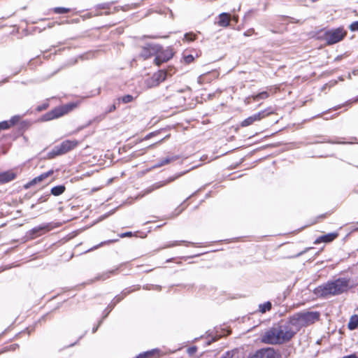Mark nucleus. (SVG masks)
<instances>
[{
	"label": "nucleus",
	"instance_id": "nucleus-12",
	"mask_svg": "<svg viewBox=\"0 0 358 358\" xmlns=\"http://www.w3.org/2000/svg\"><path fill=\"white\" fill-rule=\"evenodd\" d=\"M231 19V15L229 13H222L219 15L217 24L220 27H227L229 25Z\"/></svg>",
	"mask_w": 358,
	"mask_h": 358
},
{
	"label": "nucleus",
	"instance_id": "nucleus-21",
	"mask_svg": "<svg viewBox=\"0 0 358 358\" xmlns=\"http://www.w3.org/2000/svg\"><path fill=\"white\" fill-rule=\"evenodd\" d=\"M175 159L174 157H166L164 159L162 160L161 162L158 164H156L155 166V167H160V166H162L164 165H166L169 163H170L171 162L173 161Z\"/></svg>",
	"mask_w": 358,
	"mask_h": 358
},
{
	"label": "nucleus",
	"instance_id": "nucleus-2",
	"mask_svg": "<svg viewBox=\"0 0 358 358\" xmlns=\"http://www.w3.org/2000/svg\"><path fill=\"white\" fill-rule=\"evenodd\" d=\"M350 287V280L347 278H338L335 280L329 281L326 284L320 286L317 289V293L322 296L341 294Z\"/></svg>",
	"mask_w": 358,
	"mask_h": 358
},
{
	"label": "nucleus",
	"instance_id": "nucleus-11",
	"mask_svg": "<svg viewBox=\"0 0 358 358\" xmlns=\"http://www.w3.org/2000/svg\"><path fill=\"white\" fill-rule=\"evenodd\" d=\"M53 173V171H49L48 172H45L44 173H42L41 175L34 178L33 180H31L29 182H28L27 184H26L24 185V187L26 189L30 187L32 185H34L38 182H41V181H43V180H45V178H48L49 176H50Z\"/></svg>",
	"mask_w": 358,
	"mask_h": 358
},
{
	"label": "nucleus",
	"instance_id": "nucleus-5",
	"mask_svg": "<svg viewBox=\"0 0 358 358\" xmlns=\"http://www.w3.org/2000/svg\"><path fill=\"white\" fill-rule=\"evenodd\" d=\"M78 145V141L76 140L64 141L59 145L55 146L51 154L52 157L65 154L75 148Z\"/></svg>",
	"mask_w": 358,
	"mask_h": 358
},
{
	"label": "nucleus",
	"instance_id": "nucleus-19",
	"mask_svg": "<svg viewBox=\"0 0 358 358\" xmlns=\"http://www.w3.org/2000/svg\"><path fill=\"white\" fill-rule=\"evenodd\" d=\"M271 308V303L267 301L264 303L260 304L259 306V310L262 313H265L266 311L270 310Z\"/></svg>",
	"mask_w": 358,
	"mask_h": 358
},
{
	"label": "nucleus",
	"instance_id": "nucleus-38",
	"mask_svg": "<svg viewBox=\"0 0 358 358\" xmlns=\"http://www.w3.org/2000/svg\"><path fill=\"white\" fill-rule=\"evenodd\" d=\"M171 182V180H168V182ZM166 183H167V182H166Z\"/></svg>",
	"mask_w": 358,
	"mask_h": 358
},
{
	"label": "nucleus",
	"instance_id": "nucleus-20",
	"mask_svg": "<svg viewBox=\"0 0 358 358\" xmlns=\"http://www.w3.org/2000/svg\"><path fill=\"white\" fill-rule=\"evenodd\" d=\"M267 97H268V94L266 92H262L256 95L252 96V98L255 101L266 99Z\"/></svg>",
	"mask_w": 358,
	"mask_h": 358
},
{
	"label": "nucleus",
	"instance_id": "nucleus-3",
	"mask_svg": "<svg viewBox=\"0 0 358 358\" xmlns=\"http://www.w3.org/2000/svg\"><path fill=\"white\" fill-rule=\"evenodd\" d=\"M317 312H301L293 315L289 320L295 334L304 326L311 324L319 320Z\"/></svg>",
	"mask_w": 358,
	"mask_h": 358
},
{
	"label": "nucleus",
	"instance_id": "nucleus-18",
	"mask_svg": "<svg viewBox=\"0 0 358 358\" xmlns=\"http://www.w3.org/2000/svg\"><path fill=\"white\" fill-rule=\"evenodd\" d=\"M208 75H209V73H205V74H203V75H201L200 76H199V78L197 79L198 83L200 85H202L205 83L210 82V80L213 79V78H208ZM215 76H214L213 78H215Z\"/></svg>",
	"mask_w": 358,
	"mask_h": 358
},
{
	"label": "nucleus",
	"instance_id": "nucleus-28",
	"mask_svg": "<svg viewBox=\"0 0 358 358\" xmlns=\"http://www.w3.org/2000/svg\"><path fill=\"white\" fill-rule=\"evenodd\" d=\"M185 59L187 63H189L193 61L194 57L192 55H188V56L185 57Z\"/></svg>",
	"mask_w": 358,
	"mask_h": 358
},
{
	"label": "nucleus",
	"instance_id": "nucleus-36",
	"mask_svg": "<svg viewBox=\"0 0 358 358\" xmlns=\"http://www.w3.org/2000/svg\"><path fill=\"white\" fill-rule=\"evenodd\" d=\"M152 135V134H150L149 135H148V136L145 137V138H150Z\"/></svg>",
	"mask_w": 358,
	"mask_h": 358
},
{
	"label": "nucleus",
	"instance_id": "nucleus-23",
	"mask_svg": "<svg viewBox=\"0 0 358 358\" xmlns=\"http://www.w3.org/2000/svg\"><path fill=\"white\" fill-rule=\"evenodd\" d=\"M124 103H129L133 100V96L131 95H126L120 99Z\"/></svg>",
	"mask_w": 358,
	"mask_h": 358
},
{
	"label": "nucleus",
	"instance_id": "nucleus-8",
	"mask_svg": "<svg viewBox=\"0 0 358 358\" xmlns=\"http://www.w3.org/2000/svg\"><path fill=\"white\" fill-rule=\"evenodd\" d=\"M272 113V112H266V110L260 111L256 114H254L248 118L245 119L241 123V125L243 127H248L252 124L255 122L259 121L264 117H266L269 114Z\"/></svg>",
	"mask_w": 358,
	"mask_h": 358
},
{
	"label": "nucleus",
	"instance_id": "nucleus-4",
	"mask_svg": "<svg viewBox=\"0 0 358 358\" xmlns=\"http://www.w3.org/2000/svg\"><path fill=\"white\" fill-rule=\"evenodd\" d=\"M346 34L347 31L343 28L338 27L324 32L322 38L327 45H333L342 41Z\"/></svg>",
	"mask_w": 358,
	"mask_h": 358
},
{
	"label": "nucleus",
	"instance_id": "nucleus-29",
	"mask_svg": "<svg viewBox=\"0 0 358 358\" xmlns=\"http://www.w3.org/2000/svg\"><path fill=\"white\" fill-rule=\"evenodd\" d=\"M165 184H166V182H157L153 185V189H157L160 187H162Z\"/></svg>",
	"mask_w": 358,
	"mask_h": 358
},
{
	"label": "nucleus",
	"instance_id": "nucleus-30",
	"mask_svg": "<svg viewBox=\"0 0 358 358\" xmlns=\"http://www.w3.org/2000/svg\"><path fill=\"white\" fill-rule=\"evenodd\" d=\"M141 55L145 59L150 55V52H148L147 49H145L144 52H142Z\"/></svg>",
	"mask_w": 358,
	"mask_h": 358
},
{
	"label": "nucleus",
	"instance_id": "nucleus-17",
	"mask_svg": "<svg viewBox=\"0 0 358 358\" xmlns=\"http://www.w3.org/2000/svg\"><path fill=\"white\" fill-rule=\"evenodd\" d=\"M65 191V187L64 185H58L54 187L51 189V194L54 196H59Z\"/></svg>",
	"mask_w": 358,
	"mask_h": 358
},
{
	"label": "nucleus",
	"instance_id": "nucleus-9",
	"mask_svg": "<svg viewBox=\"0 0 358 358\" xmlns=\"http://www.w3.org/2000/svg\"><path fill=\"white\" fill-rule=\"evenodd\" d=\"M167 76V72L165 71H159L153 75V76L147 80L148 87H152L158 85L160 83L163 82Z\"/></svg>",
	"mask_w": 358,
	"mask_h": 358
},
{
	"label": "nucleus",
	"instance_id": "nucleus-14",
	"mask_svg": "<svg viewBox=\"0 0 358 358\" xmlns=\"http://www.w3.org/2000/svg\"><path fill=\"white\" fill-rule=\"evenodd\" d=\"M338 236L337 233H330L319 237L315 242V243H319L321 242H331Z\"/></svg>",
	"mask_w": 358,
	"mask_h": 358
},
{
	"label": "nucleus",
	"instance_id": "nucleus-35",
	"mask_svg": "<svg viewBox=\"0 0 358 358\" xmlns=\"http://www.w3.org/2000/svg\"><path fill=\"white\" fill-rule=\"evenodd\" d=\"M115 110V105H113V106L110 107V110H109V112H111L112 110Z\"/></svg>",
	"mask_w": 358,
	"mask_h": 358
},
{
	"label": "nucleus",
	"instance_id": "nucleus-15",
	"mask_svg": "<svg viewBox=\"0 0 358 358\" xmlns=\"http://www.w3.org/2000/svg\"><path fill=\"white\" fill-rule=\"evenodd\" d=\"M159 355V350L154 349L138 355L136 358H153L155 355Z\"/></svg>",
	"mask_w": 358,
	"mask_h": 358
},
{
	"label": "nucleus",
	"instance_id": "nucleus-26",
	"mask_svg": "<svg viewBox=\"0 0 358 358\" xmlns=\"http://www.w3.org/2000/svg\"><path fill=\"white\" fill-rule=\"evenodd\" d=\"M9 127H10V124L6 121L0 122V130L8 129V128H9Z\"/></svg>",
	"mask_w": 358,
	"mask_h": 358
},
{
	"label": "nucleus",
	"instance_id": "nucleus-34",
	"mask_svg": "<svg viewBox=\"0 0 358 358\" xmlns=\"http://www.w3.org/2000/svg\"><path fill=\"white\" fill-rule=\"evenodd\" d=\"M131 232H127V233L122 234L121 236L122 237L129 236H131Z\"/></svg>",
	"mask_w": 358,
	"mask_h": 358
},
{
	"label": "nucleus",
	"instance_id": "nucleus-39",
	"mask_svg": "<svg viewBox=\"0 0 358 358\" xmlns=\"http://www.w3.org/2000/svg\"><path fill=\"white\" fill-rule=\"evenodd\" d=\"M357 358H358V356H357Z\"/></svg>",
	"mask_w": 358,
	"mask_h": 358
},
{
	"label": "nucleus",
	"instance_id": "nucleus-13",
	"mask_svg": "<svg viewBox=\"0 0 358 358\" xmlns=\"http://www.w3.org/2000/svg\"><path fill=\"white\" fill-rule=\"evenodd\" d=\"M16 175L12 171H6L0 173V182H7L13 180Z\"/></svg>",
	"mask_w": 358,
	"mask_h": 358
},
{
	"label": "nucleus",
	"instance_id": "nucleus-24",
	"mask_svg": "<svg viewBox=\"0 0 358 358\" xmlns=\"http://www.w3.org/2000/svg\"><path fill=\"white\" fill-rule=\"evenodd\" d=\"M195 37H196V35L191 34V33H188L185 35V38L189 41H194L195 39Z\"/></svg>",
	"mask_w": 358,
	"mask_h": 358
},
{
	"label": "nucleus",
	"instance_id": "nucleus-32",
	"mask_svg": "<svg viewBox=\"0 0 358 358\" xmlns=\"http://www.w3.org/2000/svg\"><path fill=\"white\" fill-rule=\"evenodd\" d=\"M232 20H233L234 22H238V17L237 15H234V16L232 17Z\"/></svg>",
	"mask_w": 358,
	"mask_h": 358
},
{
	"label": "nucleus",
	"instance_id": "nucleus-22",
	"mask_svg": "<svg viewBox=\"0 0 358 358\" xmlns=\"http://www.w3.org/2000/svg\"><path fill=\"white\" fill-rule=\"evenodd\" d=\"M54 11L56 13H66L69 11V8H63V7H57L54 8Z\"/></svg>",
	"mask_w": 358,
	"mask_h": 358
},
{
	"label": "nucleus",
	"instance_id": "nucleus-7",
	"mask_svg": "<svg viewBox=\"0 0 358 358\" xmlns=\"http://www.w3.org/2000/svg\"><path fill=\"white\" fill-rule=\"evenodd\" d=\"M248 358H280V355L273 348H266L257 350Z\"/></svg>",
	"mask_w": 358,
	"mask_h": 358
},
{
	"label": "nucleus",
	"instance_id": "nucleus-6",
	"mask_svg": "<svg viewBox=\"0 0 358 358\" xmlns=\"http://www.w3.org/2000/svg\"><path fill=\"white\" fill-rule=\"evenodd\" d=\"M73 106L72 104L62 106L53 109L52 110L45 114L42 120L43 121H49L55 118H58L73 109Z\"/></svg>",
	"mask_w": 358,
	"mask_h": 358
},
{
	"label": "nucleus",
	"instance_id": "nucleus-25",
	"mask_svg": "<svg viewBox=\"0 0 358 358\" xmlns=\"http://www.w3.org/2000/svg\"><path fill=\"white\" fill-rule=\"evenodd\" d=\"M350 29L352 31H358V21L354 22L350 26Z\"/></svg>",
	"mask_w": 358,
	"mask_h": 358
},
{
	"label": "nucleus",
	"instance_id": "nucleus-10",
	"mask_svg": "<svg viewBox=\"0 0 358 358\" xmlns=\"http://www.w3.org/2000/svg\"><path fill=\"white\" fill-rule=\"evenodd\" d=\"M173 56V53L170 50H165L157 54L155 59V63L159 66L164 62H167Z\"/></svg>",
	"mask_w": 358,
	"mask_h": 358
},
{
	"label": "nucleus",
	"instance_id": "nucleus-37",
	"mask_svg": "<svg viewBox=\"0 0 358 358\" xmlns=\"http://www.w3.org/2000/svg\"><path fill=\"white\" fill-rule=\"evenodd\" d=\"M171 182V180H168V182ZM166 183H167V182H166Z\"/></svg>",
	"mask_w": 358,
	"mask_h": 358
},
{
	"label": "nucleus",
	"instance_id": "nucleus-31",
	"mask_svg": "<svg viewBox=\"0 0 358 358\" xmlns=\"http://www.w3.org/2000/svg\"><path fill=\"white\" fill-rule=\"evenodd\" d=\"M45 229V227H40L34 228L33 229V231H34V233H36V232L39 231L40 230Z\"/></svg>",
	"mask_w": 358,
	"mask_h": 358
},
{
	"label": "nucleus",
	"instance_id": "nucleus-1",
	"mask_svg": "<svg viewBox=\"0 0 358 358\" xmlns=\"http://www.w3.org/2000/svg\"><path fill=\"white\" fill-rule=\"evenodd\" d=\"M292 327L287 321L282 324L273 325L266 330L261 336L264 343L271 345L282 344L289 341L295 335Z\"/></svg>",
	"mask_w": 358,
	"mask_h": 358
},
{
	"label": "nucleus",
	"instance_id": "nucleus-16",
	"mask_svg": "<svg viewBox=\"0 0 358 358\" xmlns=\"http://www.w3.org/2000/svg\"><path fill=\"white\" fill-rule=\"evenodd\" d=\"M358 327V315H352L348 324V327L350 330H354Z\"/></svg>",
	"mask_w": 358,
	"mask_h": 358
},
{
	"label": "nucleus",
	"instance_id": "nucleus-27",
	"mask_svg": "<svg viewBox=\"0 0 358 358\" xmlns=\"http://www.w3.org/2000/svg\"><path fill=\"white\" fill-rule=\"evenodd\" d=\"M196 348L194 347L189 348L187 349V353L189 355H193L196 352Z\"/></svg>",
	"mask_w": 358,
	"mask_h": 358
},
{
	"label": "nucleus",
	"instance_id": "nucleus-33",
	"mask_svg": "<svg viewBox=\"0 0 358 358\" xmlns=\"http://www.w3.org/2000/svg\"><path fill=\"white\" fill-rule=\"evenodd\" d=\"M252 31H251V30H248V31H247L246 32L244 33V35L245 36H250Z\"/></svg>",
	"mask_w": 358,
	"mask_h": 358
}]
</instances>
